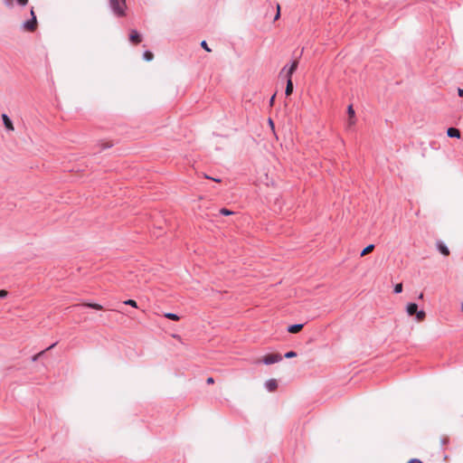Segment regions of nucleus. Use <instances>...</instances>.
I'll return each mask as SVG.
<instances>
[{
	"mask_svg": "<svg viewBox=\"0 0 463 463\" xmlns=\"http://www.w3.org/2000/svg\"><path fill=\"white\" fill-rule=\"evenodd\" d=\"M282 360V356L279 353L268 354L258 359L256 364L263 363L267 365L279 363Z\"/></svg>",
	"mask_w": 463,
	"mask_h": 463,
	"instance_id": "1",
	"label": "nucleus"
},
{
	"mask_svg": "<svg viewBox=\"0 0 463 463\" xmlns=\"http://www.w3.org/2000/svg\"><path fill=\"white\" fill-rule=\"evenodd\" d=\"M407 313L409 316L416 315L418 322H422L426 317V313L423 310L418 311V306L415 303H411L407 306Z\"/></svg>",
	"mask_w": 463,
	"mask_h": 463,
	"instance_id": "2",
	"label": "nucleus"
},
{
	"mask_svg": "<svg viewBox=\"0 0 463 463\" xmlns=\"http://www.w3.org/2000/svg\"><path fill=\"white\" fill-rule=\"evenodd\" d=\"M32 19L23 24V28L27 32H34L37 28V19L33 9L31 10Z\"/></svg>",
	"mask_w": 463,
	"mask_h": 463,
	"instance_id": "3",
	"label": "nucleus"
},
{
	"mask_svg": "<svg viewBox=\"0 0 463 463\" xmlns=\"http://www.w3.org/2000/svg\"><path fill=\"white\" fill-rule=\"evenodd\" d=\"M110 5L116 14L120 16L125 15L126 0L124 1V5L121 4V0H110Z\"/></svg>",
	"mask_w": 463,
	"mask_h": 463,
	"instance_id": "4",
	"label": "nucleus"
},
{
	"mask_svg": "<svg viewBox=\"0 0 463 463\" xmlns=\"http://www.w3.org/2000/svg\"><path fill=\"white\" fill-rule=\"evenodd\" d=\"M298 60H295L290 67L288 69H287L286 67H284L281 71H280V74H283L285 73V77L288 79H291L293 73L296 71L297 68H298Z\"/></svg>",
	"mask_w": 463,
	"mask_h": 463,
	"instance_id": "5",
	"label": "nucleus"
},
{
	"mask_svg": "<svg viewBox=\"0 0 463 463\" xmlns=\"http://www.w3.org/2000/svg\"><path fill=\"white\" fill-rule=\"evenodd\" d=\"M129 40L134 44H138L141 43L142 38L141 35L136 30H131L129 34Z\"/></svg>",
	"mask_w": 463,
	"mask_h": 463,
	"instance_id": "6",
	"label": "nucleus"
},
{
	"mask_svg": "<svg viewBox=\"0 0 463 463\" xmlns=\"http://www.w3.org/2000/svg\"><path fill=\"white\" fill-rule=\"evenodd\" d=\"M347 113H348V116H349V119H348V125L351 127V126H354L355 124V118H354V110L353 109V106L350 105L347 109Z\"/></svg>",
	"mask_w": 463,
	"mask_h": 463,
	"instance_id": "7",
	"label": "nucleus"
},
{
	"mask_svg": "<svg viewBox=\"0 0 463 463\" xmlns=\"http://www.w3.org/2000/svg\"><path fill=\"white\" fill-rule=\"evenodd\" d=\"M2 119H3L5 127L8 130L14 131V125H13L11 119L9 118V117L6 114H3L2 115Z\"/></svg>",
	"mask_w": 463,
	"mask_h": 463,
	"instance_id": "8",
	"label": "nucleus"
},
{
	"mask_svg": "<svg viewBox=\"0 0 463 463\" xmlns=\"http://www.w3.org/2000/svg\"><path fill=\"white\" fill-rule=\"evenodd\" d=\"M265 385L269 392H274L278 388V383L275 379L268 380Z\"/></svg>",
	"mask_w": 463,
	"mask_h": 463,
	"instance_id": "9",
	"label": "nucleus"
},
{
	"mask_svg": "<svg viewBox=\"0 0 463 463\" xmlns=\"http://www.w3.org/2000/svg\"><path fill=\"white\" fill-rule=\"evenodd\" d=\"M447 134L449 137H460V131L455 128H449L447 131Z\"/></svg>",
	"mask_w": 463,
	"mask_h": 463,
	"instance_id": "10",
	"label": "nucleus"
},
{
	"mask_svg": "<svg viewBox=\"0 0 463 463\" xmlns=\"http://www.w3.org/2000/svg\"><path fill=\"white\" fill-rule=\"evenodd\" d=\"M303 328V325L302 324H297V325H292L290 326H288V331L291 334H297L298 332H300Z\"/></svg>",
	"mask_w": 463,
	"mask_h": 463,
	"instance_id": "11",
	"label": "nucleus"
},
{
	"mask_svg": "<svg viewBox=\"0 0 463 463\" xmlns=\"http://www.w3.org/2000/svg\"><path fill=\"white\" fill-rule=\"evenodd\" d=\"M293 92V82L291 79L287 80V86L285 90V94L287 96H290Z\"/></svg>",
	"mask_w": 463,
	"mask_h": 463,
	"instance_id": "12",
	"label": "nucleus"
},
{
	"mask_svg": "<svg viewBox=\"0 0 463 463\" xmlns=\"http://www.w3.org/2000/svg\"><path fill=\"white\" fill-rule=\"evenodd\" d=\"M438 249L440 251V253L443 254L444 256H449V250L442 242H439L438 243Z\"/></svg>",
	"mask_w": 463,
	"mask_h": 463,
	"instance_id": "13",
	"label": "nucleus"
},
{
	"mask_svg": "<svg viewBox=\"0 0 463 463\" xmlns=\"http://www.w3.org/2000/svg\"><path fill=\"white\" fill-rule=\"evenodd\" d=\"M374 249V245L373 244H370L368 246H366L361 252V257H364L369 253H371Z\"/></svg>",
	"mask_w": 463,
	"mask_h": 463,
	"instance_id": "14",
	"label": "nucleus"
},
{
	"mask_svg": "<svg viewBox=\"0 0 463 463\" xmlns=\"http://www.w3.org/2000/svg\"><path fill=\"white\" fill-rule=\"evenodd\" d=\"M83 306L97 310H101L103 308L101 305L97 303H84Z\"/></svg>",
	"mask_w": 463,
	"mask_h": 463,
	"instance_id": "15",
	"label": "nucleus"
},
{
	"mask_svg": "<svg viewBox=\"0 0 463 463\" xmlns=\"http://www.w3.org/2000/svg\"><path fill=\"white\" fill-rule=\"evenodd\" d=\"M165 317L166 318L174 320V321H178L180 319V317L177 315L173 314V313H165Z\"/></svg>",
	"mask_w": 463,
	"mask_h": 463,
	"instance_id": "16",
	"label": "nucleus"
},
{
	"mask_svg": "<svg viewBox=\"0 0 463 463\" xmlns=\"http://www.w3.org/2000/svg\"><path fill=\"white\" fill-rule=\"evenodd\" d=\"M153 58H154V54L151 52H149V51L145 52L144 59L146 61H150L153 60Z\"/></svg>",
	"mask_w": 463,
	"mask_h": 463,
	"instance_id": "17",
	"label": "nucleus"
},
{
	"mask_svg": "<svg viewBox=\"0 0 463 463\" xmlns=\"http://www.w3.org/2000/svg\"><path fill=\"white\" fill-rule=\"evenodd\" d=\"M124 304L128 305V306H131V307H137V302H136L135 300H133V299L126 300V301L124 302Z\"/></svg>",
	"mask_w": 463,
	"mask_h": 463,
	"instance_id": "18",
	"label": "nucleus"
},
{
	"mask_svg": "<svg viewBox=\"0 0 463 463\" xmlns=\"http://www.w3.org/2000/svg\"><path fill=\"white\" fill-rule=\"evenodd\" d=\"M220 213H221L222 214H223V215H232V214H233V212L230 211V210H228V209H226V208H222V209H221V210H220Z\"/></svg>",
	"mask_w": 463,
	"mask_h": 463,
	"instance_id": "19",
	"label": "nucleus"
},
{
	"mask_svg": "<svg viewBox=\"0 0 463 463\" xmlns=\"http://www.w3.org/2000/svg\"><path fill=\"white\" fill-rule=\"evenodd\" d=\"M402 291V283L396 284V286L394 287V292L401 293Z\"/></svg>",
	"mask_w": 463,
	"mask_h": 463,
	"instance_id": "20",
	"label": "nucleus"
},
{
	"mask_svg": "<svg viewBox=\"0 0 463 463\" xmlns=\"http://www.w3.org/2000/svg\"><path fill=\"white\" fill-rule=\"evenodd\" d=\"M297 356V354L293 351H289L288 353L285 354V357L286 358H293V357H296Z\"/></svg>",
	"mask_w": 463,
	"mask_h": 463,
	"instance_id": "21",
	"label": "nucleus"
},
{
	"mask_svg": "<svg viewBox=\"0 0 463 463\" xmlns=\"http://www.w3.org/2000/svg\"><path fill=\"white\" fill-rule=\"evenodd\" d=\"M201 46L206 51V52H211V49L208 47L207 43L205 41H203L201 43Z\"/></svg>",
	"mask_w": 463,
	"mask_h": 463,
	"instance_id": "22",
	"label": "nucleus"
},
{
	"mask_svg": "<svg viewBox=\"0 0 463 463\" xmlns=\"http://www.w3.org/2000/svg\"><path fill=\"white\" fill-rule=\"evenodd\" d=\"M279 16H280V5H277V14L275 15V20H278L279 18Z\"/></svg>",
	"mask_w": 463,
	"mask_h": 463,
	"instance_id": "23",
	"label": "nucleus"
},
{
	"mask_svg": "<svg viewBox=\"0 0 463 463\" xmlns=\"http://www.w3.org/2000/svg\"><path fill=\"white\" fill-rule=\"evenodd\" d=\"M17 3L23 6L28 4V0H17Z\"/></svg>",
	"mask_w": 463,
	"mask_h": 463,
	"instance_id": "24",
	"label": "nucleus"
},
{
	"mask_svg": "<svg viewBox=\"0 0 463 463\" xmlns=\"http://www.w3.org/2000/svg\"><path fill=\"white\" fill-rule=\"evenodd\" d=\"M6 296H7V291L4 290V289H1L0 290V298H5Z\"/></svg>",
	"mask_w": 463,
	"mask_h": 463,
	"instance_id": "25",
	"label": "nucleus"
},
{
	"mask_svg": "<svg viewBox=\"0 0 463 463\" xmlns=\"http://www.w3.org/2000/svg\"><path fill=\"white\" fill-rule=\"evenodd\" d=\"M44 351H42L40 353H38L37 354H35L33 357V361H36L38 359L39 356H41L43 354Z\"/></svg>",
	"mask_w": 463,
	"mask_h": 463,
	"instance_id": "26",
	"label": "nucleus"
},
{
	"mask_svg": "<svg viewBox=\"0 0 463 463\" xmlns=\"http://www.w3.org/2000/svg\"><path fill=\"white\" fill-rule=\"evenodd\" d=\"M206 383L208 384H213V383H214V380H213V377H208L207 380H206Z\"/></svg>",
	"mask_w": 463,
	"mask_h": 463,
	"instance_id": "27",
	"label": "nucleus"
},
{
	"mask_svg": "<svg viewBox=\"0 0 463 463\" xmlns=\"http://www.w3.org/2000/svg\"><path fill=\"white\" fill-rule=\"evenodd\" d=\"M408 463H422L420 459L413 458L408 461Z\"/></svg>",
	"mask_w": 463,
	"mask_h": 463,
	"instance_id": "28",
	"label": "nucleus"
},
{
	"mask_svg": "<svg viewBox=\"0 0 463 463\" xmlns=\"http://www.w3.org/2000/svg\"><path fill=\"white\" fill-rule=\"evenodd\" d=\"M458 95H459L460 97H462V96H463V89H458Z\"/></svg>",
	"mask_w": 463,
	"mask_h": 463,
	"instance_id": "29",
	"label": "nucleus"
},
{
	"mask_svg": "<svg viewBox=\"0 0 463 463\" xmlns=\"http://www.w3.org/2000/svg\"><path fill=\"white\" fill-rule=\"evenodd\" d=\"M274 99H275V95H273L270 99V105L272 106L273 105V102H274Z\"/></svg>",
	"mask_w": 463,
	"mask_h": 463,
	"instance_id": "30",
	"label": "nucleus"
},
{
	"mask_svg": "<svg viewBox=\"0 0 463 463\" xmlns=\"http://www.w3.org/2000/svg\"><path fill=\"white\" fill-rule=\"evenodd\" d=\"M173 337H175V339H178V340L181 339L180 335H173Z\"/></svg>",
	"mask_w": 463,
	"mask_h": 463,
	"instance_id": "31",
	"label": "nucleus"
},
{
	"mask_svg": "<svg viewBox=\"0 0 463 463\" xmlns=\"http://www.w3.org/2000/svg\"><path fill=\"white\" fill-rule=\"evenodd\" d=\"M269 126H271L272 128L274 127V124L271 119H269Z\"/></svg>",
	"mask_w": 463,
	"mask_h": 463,
	"instance_id": "32",
	"label": "nucleus"
},
{
	"mask_svg": "<svg viewBox=\"0 0 463 463\" xmlns=\"http://www.w3.org/2000/svg\"><path fill=\"white\" fill-rule=\"evenodd\" d=\"M54 345H55V344H53V345H50L46 350H50V349H52Z\"/></svg>",
	"mask_w": 463,
	"mask_h": 463,
	"instance_id": "33",
	"label": "nucleus"
},
{
	"mask_svg": "<svg viewBox=\"0 0 463 463\" xmlns=\"http://www.w3.org/2000/svg\"><path fill=\"white\" fill-rule=\"evenodd\" d=\"M213 180H214L215 182H221V180H220V179H214V178H213Z\"/></svg>",
	"mask_w": 463,
	"mask_h": 463,
	"instance_id": "34",
	"label": "nucleus"
},
{
	"mask_svg": "<svg viewBox=\"0 0 463 463\" xmlns=\"http://www.w3.org/2000/svg\"><path fill=\"white\" fill-rule=\"evenodd\" d=\"M8 4H11L12 3V0H7Z\"/></svg>",
	"mask_w": 463,
	"mask_h": 463,
	"instance_id": "35",
	"label": "nucleus"
},
{
	"mask_svg": "<svg viewBox=\"0 0 463 463\" xmlns=\"http://www.w3.org/2000/svg\"><path fill=\"white\" fill-rule=\"evenodd\" d=\"M124 1H125V0H121V4H123V5H124Z\"/></svg>",
	"mask_w": 463,
	"mask_h": 463,
	"instance_id": "36",
	"label": "nucleus"
},
{
	"mask_svg": "<svg viewBox=\"0 0 463 463\" xmlns=\"http://www.w3.org/2000/svg\"><path fill=\"white\" fill-rule=\"evenodd\" d=\"M462 311H463V302H462Z\"/></svg>",
	"mask_w": 463,
	"mask_h": 463,
	"instance_id": "37",
	"label": "nucleus"
}]
</instances>
